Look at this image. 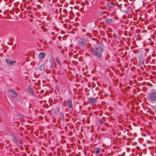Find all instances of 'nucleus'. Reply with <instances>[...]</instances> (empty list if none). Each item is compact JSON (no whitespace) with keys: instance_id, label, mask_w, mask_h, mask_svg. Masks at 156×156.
I'll return each mask as SVG.
<instances>
[{"instance_id":"nucleus-19","label":"nucleus","mask_w":156,"mask_h":156,"mask_svg":"<svg viewBox=\"0 0 156 156\" xmlns=\"http://www.w3.org/2000/svg\"><path fill=\"white\" fill-rule=\"evenodd\" d=\"M83 32H85L86 31V30L84 29H83Z\"/></svg>"},{"instance_id":"nucleus-20","label":"nucleus","mask_w":156,"mask_h":156,"mask_svg":"<svg viewBox=\"0 0 156 156\" xmlns=\"http://www.w3.org/2000/svg\"><path fill=\"white\" fill-rule=\"evenodd\" d=\"M11 135H12V136H13V137H15V136H14V134L13 133H12L11 134Z\"/></svg>"},{"instance_id":"nucleus-14","label":"nucleus","mask_w":156,"mask_h":156,"mask_svg":"<svg viewBox=\"0 0 156 156\" xmlns=\"http://www.w3.org/2000/svg\"><path fill=\"white\" fill-rule=\"evenodd\" d=\"M53 62L52 61H51V65L50 66V68L51 69H52L53 68Z\"/></svg>"},{"instance_id":"nucleus-11","label":"nucleus","mask_w":156,"mask_h":156,"mask_svg":"<svg viewBox=\"0 0 156 156\" xmlns=\"http://www.w3.org/2000/svg\"><path fill=\"white\" fill-rule=\"evenodd\" d=\"M101 151V149L99 147L97 148L95 150L96 154H98Z\"/></svg>"},{"instance_id":"nucleus-25","label":"nucleus","mask_w":156,"mask_h":156,"mask_svg":"<svg viewBox=\"0 0 156 156\" xmlns=\"http://www.w3.org/2000/svg\"><path fill=\"white\" fill-rule=\"evenodd\" d=\"M125 12L126 13H127V12L126 11H125Z\"/></svg>"},{"instance_id":"nucleus-9","label":"nucleus","mask_w":156,"mask_h":156,"mask_svg":"<svg viewBox=\"0 0 156 156\" xmlns=\"http://www.w3.org/2000/svg\"><path fill=\"white\" fill-rule=\"evenodd\" d=\"M107 6L110 8H112L113 7V4L112 2L108 3H107Z\"/></svg>"},{"instance_id":"nucleus-6","label":"nucleus","mask_w":156,"mask_h":156,"mask_svg":"<svg viewBox=\"0 0 156 156\" xmlns=\"http://www.w3.org/2000/svg\"><path fill=\"white\" fill-rule=\"evenodd\" d=\"M10 92L12 94V96L14 98H16L17 97V95L15 91L13 89H11L9 90Z\"/></svg>"},{"instance_id":"nucleus-16","label":"nucleus","mask_w":156,"mask_h":156,"mask_svg":"<svg viewBox=\"0 0 156 156\" xmlns=\"http://www.w3.org/2000/svg\"><path fill=\"white\" fill-rule=\"evenodd\" d=\"M63 12L64 13L67 12V10L66 9H64L63 10Z\"/></svg>"},{"instance_id":"nucleus-1","label":"nucleus","mask_w":156,"mask_h":156,"mask_svg":"<svg viewBox=\"0 0 156 156\" xmlns=\"http://www.w3.org/2000/svg\"><path fill=\"white\" fill-rule=\"evenodd\" d=\"M95 48H91L89 50V51L92 55L97 58H100L102 57L103 51V44L102 42H97L95 45Z\"/></svg>"},{"instance_id":"nucleus-23","label":"nucleus","mask_w":156,"mask_h":156,"mask_svg":"<svg viewBox=\"0 0 156 156\" xmlns=\"http://www.w3.org/2000/svg\"><path fill=\"white\" fill-rule=\"evenodd\" d=\"M2 12L1 10H0V13H2Z\"/></svg>"},{"instance_id":"nucleus-2","label":"nucleus","mask_w":156,"mask_h":156,"mask_svg":"<svg viewBox=\"0 0 156 156\" xmlns=\"http://www.w3.org/2000/svg\"><path fill=\"white\" fill-rule=\"evenodd\" d=\"M149 100L151 102L156 101V90H154L150 93Z\"/></svg>"},{"instance_id":"nucleus-7","label":"nucleus","mask_w":156,"mask_h":156,"mask_svg":"<svg viewBox=\"0 0 156 156\" xmlns=\"http://www.w3.org/2000/svg\"><path fill=\"white\" fill-rule=\"evenodd\" d=\"M45 55V54L44 52H41L38 55L39 58V59H42L44 58Z\"/></svg>"},{"instance_id":"nucleus-15","label":"nucleus","mask_w":156,"mask_h":156,"mask_svg":"<svg viewBox=\"0 0 156 156\" xmlns=\"http://www.w3.org/2000/svg\"><path fill=\"white\" fill-rule=\"evenodd\" d=\"M114 37L115 39H117V36L116 35V34H114Z\"/></svg>"},{"instance_id":"nucleus-8","label":"nucleus","mask_w":156,"mask_h":156,"mask_svg":"<svg viewBox=\"0 0 156 156\" xmlns=\"http://www.w3.org/2000/svg\"><path fill=\"white\" fill-rule=\"evenodd\" d=\"M89 100L91 104L96 102L97 101L96 98L94 97L90 98Z\"/></svg>"},{"instance_id":"nucleus-10","label":"nucleus","mask_w":156,"mask_h":156,"mask_svg":"<svg viewBox=\"0 0 156 156\" xmlns=\"http://www.w3.org/2000/svg\"><path fill=\"white\" fill-rule=\"evenodd\" d=\"M45 69L44 65L43 64H42L40 67V69L41 71L44 70Z\"/></svg>"},{"instance_id":"nucleus-12","label":"nucleus","mask_w":156,"mask_h":156,"mask_svg":"<svg viewBox=\"0 0 156 156\" xmlns=\"http://www.w3.org/2000/svg\"><path fill=\"white\" fill-rule=\"evenodd\" d=\"M112 20L111 19H107L105 21L108 24L111 21H112Z\"/></svg>"},{"instance_id":"nucleus-3","label":"nucleus","mask_w":156,"mask_h":156,"mask_svg":"<svg viewBox=\"0 0 156 156\" xmlns=\"http://www.w3.org/2000/svg\"><path fill=\"white\" fill-rule=\"evenodd\" d=\"M86 43V40L85 39L82 38L79 41L78 44L80 46L83 47L85 45Z\"/></svg>"},{"instance_id":"nucleus-5","label":"nucleus","mask_w":156,"mask_h":156,"mask_svg":"<svg viewBox=\"0 0 156 156\" xmlns=\"http://www.w3.org/2000/svg\"><path fill=\"white\" fill-rule=\"evenodd\" d=\"M66 102L68 107L69 108H71L73 106L72 101L70 99H69V100H67Z\"/></svg>"},{"instance_id":"nucleus-22","label":"nucleus","mask_w":156,"mask_h":156,"mask_svg":"<svg viewBox=\"0 0 156 156\" xmlns=\"http://www.w3.org/2000/svg\"><path fill=\"white\" fill-rule=\"evenodd\" d=\"M148 148H149V149H150L151 148V147H148Z\"/></svg>"},{"instance_id":"nucleus-13","label":"nucleus","mask_w":156,"mask_h":156,"mask_svg":"<svg viewBox=\"0 0 156 156\" xmlns=\"http://www.w3.org/2000/svg\"><path fill=\"white\" fill-rule=\"evenodd\" d=\"M56 61L58 64V65L60 66L61 65V63L60 62V60L59 59V58H57L56 59Z\"/></svg>"},{"instance_id":"nucleus-21","label":"nucleus","mask_w":156,"mask_h":156,"mask_svg":"<svg viewBox=\"0 0 156 156\" xmlns=\"http://www.w3.org/2000/svg\"><path fill=\"white\" fill-rule=\"evenodd\" d=\"M30 8H31L29 6V7H28V9H30Z\"/></svg>"},{"instance_id":"nucleus-24","label":"nucleus","mask_w":156,"mask_h":156,"mask_svg":"<svg viewBox=\"0 0 156 156\" xmlns=\"http://www.w3.org/2000/svg\"><path fill=\"white\" fill-rule=\"evenodd\" d=\"M124 5H125V6H126V4H124Z\"/></svg>"},{"instance_id":"nucleus-18","label":"nucleus","mask_w":156,"mask_h":156,"mask_svg":"<svg viewBox=\"0 0 156 156\" xmlns=\"http://www.w3.org/2000/svg\"><path fill=\"white\" fill-rule=\"evenodd\" d=\"M20 143H21V144H22V140H20Z\"/></svg>"},{"instance_id":"nucleus-17","label":"nucleus","mask_w":156,"mask_h":156,"mask_svg":"<svg viewBox=\"0 0 156 156\" xmlns=\"http://www.w3.org/2000/svg\"><path fill=\"white\" fill-rule=\"evenodd\" d=\"M99 122L100 123H101V124H102V123H103V121H102V120H101V119H99Z\"/></svg>"},{"instance_id":"nucleus-4","label":"nucleus","mask_w":156,"mask_h":156,"mask_svg":"<svg viewBox=\"0 0 156 156\" xmlns=\"http://www.w3.org/2000/svg\"><path fill=\"white\" fill-rule=\"evenodd\" d=\"M5 62L9 66H11L16 63V61H12L9 59H7L5 60Z\"/></svg>"}]
</instances>
